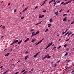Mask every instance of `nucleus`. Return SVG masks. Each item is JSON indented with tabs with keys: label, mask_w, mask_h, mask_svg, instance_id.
I'll list each match as a JSON object with an SVG mask.
<instances>
[{
	"label": "nucleus",
	"mask_w": 74,
	"mask_h": 74,
	"mask_svg": "<svg viewBox=\"0 0 74 74\" xmlns=\"http://www.w3.org/2000/svg\"><path fill=\"white\" fill-rule=\"evenodd\" d=\"M51 24H49L48 25V26L49 27H51Z\"/></svg>",
	"instance_id": "12"
},
{
	"label": "nucleus",
	"mask_w": 74,
	"mask_h": 74,
	"mask_svg": "<svg viewBox=\"0 0 74 74\" xmlns=\"http://www.w3.org/2000/svg\"><path fill=\"white\" fill-rule=\"evenodd\" d=\"M35 33V31H34V32H33L32 33V34H34Z\"/></svg>",
	"instance_id": "51"
},
{
	"label": "nucleus",
	"mask_w": 74,
	"mask_h": 74,
	"mask_svg": "<svg viewBox=\"0 0 74 74\" xmlns=\"http://www.w3.org/2000/svg\"><path fill=\"white\" fill-rule=\"evenodd\" d=\"M37 7H38V6H36L35 8V9H37Z\"/></svg>",
	"instance_id": "45"
},
{
	"label": "nucleus",
	"mask_w": 74,
	"mask_h": 74,
	"mask_svg": "<svg viewBox=\"0 0 74 74\" xmlns=\"http://www.w3.org/2000/svg\"><path fill=\"white\" fill-rule=\"evenodd\" d=\"M24 17H22L21 18V19H24Z\"/></svg>",
	"instance_id": "35"
},
{
	"label": "nucleus",
	"mask_w": 74,
	"mask_h": 74,
	"mask_svg": "<svg viewBox=\"0 0 74 74\" xmlns=\"http://www.w3.org/2000/svg\"><path fill=\"white\" fill-rule=\"evenodd\" d=\"M36 56H37L36 54V55H34V58H35V57H36Z\"/></svg>",
	"instance_id": "39"
},
{
	"label": "nucleus",
	"mask_w": 74,
	"mask_h": 74,
	"mask_svg": "<svg viewBox=\"0 0 74 74\" xmlns=\"http://www.w3.org/2000/svg\"><path fill=\"white\" fill-rule=\"evenodd\" d=\"M67 14H64L63 15V16H65L66 15H67Z\"/></svg>",
	"instance_id": "40"
},
{
	"label": "nucleus",
	"mask_w": 74,
	"mask_h": 74,
	"mask_svg": "<svg viewBox=\"0 0 74 74\" xmlns=\"http://www.w3.org/2000/svg\"><path fill=\"white\" fill-rule=\"evenodd\" d=\"M21 42H22V40H20L18 43V44H20Z\"/></svg>",
	"instance_id": "18"
},
{
	"label": "nucleus",
	"mask_w": 74,
	"mask_h": 74,
	"mask_svg": "<svg viewBox=\"0 0 74 74\" xmlns=\"http://www.w3.org/2000/svg\"><path fill=\"white\" fill-rule=\"evenodd\" d=\"M69 4L68 2H67L65 3L63 5H66V4Z\"/></svg>",
	"instance_id": "16"
},
{
	"label": "nucleus",
	"mask_w": 74,
	"mask_h": 74,
	"mask_svg": "<svg viewBox=\"0 0 74 74\" xmlns=\"http://www.w3.org/2000/svg\"><path fill=\"white\" fill-rule=\"evenodd\" d=\"M6 72H7L6 71L4 73H3V74H5V73H6Z\"/></svg>",
	"instance_id": "63"
},
{
	"label": "nucleus",
	"mask_w": 74,
	"mask_h": 74,
	"mask_svg": "<svg viewBox=\"0 0 74 74\" xmlns=\"http://www.w3.org/2000/svg\"><path fill=\"white\" fill-rule=\"evenodd\" d=\"M2 29H5V26H3L2 27Z\"/></svg>",
	"instance_id": "28"
},
{
	"label": "nucleus",
	"mask_w": 74,
	"mask_h": 74,
	"mask_svg": "<svg viewBox=\"0 0 74 74\" xmlns=\"http://www.w3.org/2000/svg\"><path fill=\"white\" fill-rule=\"evenodd\" d=\"M67 44H65L64 46V47H66V46H67Z\"/></svg>",
	"instance_id": "27"
},
{
	"label": "nucleus",
	"mask_w": 74,
	"mask_h": 74,
	"mask_svg": "<svg viewBox=\"0 0 74 74\" xmlns=\"http://www.w3.org/2000/svg\"><path fill=\"white\" fill-rule=\"evenodd\" d=\"M44 40V38H43L42 40H40V41H39V42H38V43L37 44H40V43H41V42H42V40Z\"/></svg>",
	"instance_id": "4"
},
{
	"label": "nucleus",
	"mask_w": 74,
	"mask_h": 74,
	"mask_svg": "<svg viewBox=\"0 0 74 74\" xmlns=\"http://www.w3.org/2000/svg\"><path fill=\"white\" fill-rule=\"evenodd\" d=\"M9 69H8L6 71V72H8V71H9Z\"/></svg>",
	"instance_id": "62"
},
{
	"label": "nucleus",
	"mask_w": 74,
	"mask_h": 74,
	"mask_svg": "<svg viewBox=\"0 0 74 74\" xmlns=\"http://www.w3.org/2000/svg\"><path fill=\"white\" fill-rule=\"evenodd\" d=\"M71 33H72V32H70V33H69L68 35H67V36H70V34H71Z\"/></svg>",
	"instance_id": "17"
},
{
	"label": "nucleus",
	"mask_w": 74,
	"mask_h": 74,
	"mask_svg": "<svg viewBox=\"0 0 74 74\" xmlns=\"http://www.w3.org/2000/svg\"><path fill=\"white\" fill-rule=\"evenodd\" d=\"M30 39V38H28L27 39H26V40H25V41H24V42H27V41H29Z\"/></svg>",
	"instance_id": "6"
},
{
	"label": "nucleus",
	"mask_w": 74,
	"mask_h": 74,
	"mask_svg": "<svg viewBox=\"0 0 74 74\" xmlns=\"http://www.w3.org/2000/svg\"><path fill=\"white\" fill-rule=\"evenodd\" d=\"M69 48H67L66 49V51H69Z\"/></svg>",
	"instance_id": "41"
},
{
	"label": "nucleus",
	"mask_w": 74,
	"mask_h": 74,
	"mask_svg": "<svg viewBox=\"0 0 74 74\" xmlns=\"http://www.w3.org/2000/svg\"><path fill=\"white\" fill-rule=\"evenodd\" d=\"M64 33H65V32H62V34H64Z\"/></svg>",
	"instance_id": "49"
},
{
	"label": "nucleus",
	"mask_w": 74,
	"mask_h": 74,
	"mask_svg": "<svg viewBox=\"0 0 74 74\" xmlns=\"http://www.w3.org/2000/svg\"><path fill=\"white\" fill-rule=\"evenodd\" d=\"M34 30V29H33L31 30V32H33Z\"/></svg>",
	"instance_id": "44"
},
{
	"label": "nucleus",
	"mask_w": 74,
	"mask_h": 74,
	"mask_svg": "<svg viewBox=\"0 0 74 74\" xmlns=\"http://www.w3.org/2000/svg\"><path fill=\"white\" fill-rule=\"evenodd\" d=\"M25 71V69H24L21 71V73H23Z\"/></svg>",
	"instance_id": "30"
},
{
	"label": "nucleus",
	"mask_w": 74,
	"mask_h": 74,
	"mask_svg": "<svg viewBox=\"0 0 74 74\" xmlns=\"http://www.w3.org/2000/svg\"><path fill=\"white\" fill-rule=\"evenodd\" d=\"M31 70L32 71H33V68H32L31 69Z\"/></svg>",
	"instance_id": "58"
},
{
	"label": "nucleus",
	"mask_w": 74,
	"mask_h": 74,
	"mask_svg": "<svg viewBox=\"0 0 74 74\" xmlns=\"http://www.w3.org/2000/svg\"><path fill=\"white\" fill-rule=\"evenodd\" d=\"M47 11V10H44L43 12H46Z\"/></svg>",
	"instance_id": "55"
},
{
	"label": "nucleus",
	"mask_w": 74,
	"mask_h": 74,
	"mask_svg": "<svg viewBox=\"0 0 74 74\" xmlns=\"http://www.w3.org/2000/svg\"><path fill=\"white\" fill-rule=\"evenodd\" d=\"M57 48V46H56L55 47H53V48L55 49V48Z\"/></svg>",
	"instance_id": "61"
},
{
	"label": "nucleus",
	"mask_w": 74,
	"mask_h": 74,
	"mask_svg": "<svg viewBox=\"0 0 74 74\" xmlns=\"http://www.w3.org/2000/svg\"><path fill=\"white\" fill-rule=\"evenodd\" d=\"M60 1H57V4H58V3H60Z\"/></svg>",
	"instance_id": "20"
},
{
	"label": "nucleus",
	"mask_w": 74,
	"mask_h": 74,
	"mask_svg": "<svg viewBox=\"0 0 74 74\" xmlns=\"http://www.w3.org/2000/svg\"><path fill=\"white\" fill-rule=\"evenodd\" d=\"M8 5L9 6V5H10V3H9V4H8Z\"/></svg>",
	"instance_id": "60"
},
{
	"label": "nucleus",
	"mask_w": 74,
	"mask_h": 74,
	"mask_svg": "<svg viewBox=\"0 0 74 74\" xmlns=\"http://www.w3.org/2000/svg\"><path fill=\"white\" fill-rule=\"evenodd\" d=\"M68 61L67 62V63H68V62H70V61L69 60H68Z\"/></svg>",
	"instance_id": "47"
},
{
	"label": "nucleus",
	"mask_w": 74,
	"mask_h": 74,
	"mask_svg": "<svg viewBox=\"0 0 74 74\" xmlns=\"http://www.w3.org/2000/svg\"><path fill=\"white\" fill-rule=\"evenodd\" d=\"M49 47L48 45L45 48V49H47V48H48V47Z\"/></svg>",
	"instance_id": "31"
},
{
	"label": "nucleus",
	"mask_w": 74,
	"mask_h": 74,
	"mask_svg": "<svg viewBox=\"0 0 74 74\" xmlns=\"http://www.w3.org/2000/svg\"><path fill=\"white\" fill-rule=\"evenodd\" d=\"M69 31L68 32H67L66 34H69Z\"/></svg>",
	"instance_id": "52"
},
{
	"label": "nucleus",
	"mask_w": 74,
	"mask_h": 74,
	"mask_svg": "<svg viewBox=\"0 0 74 74\" xmlns=\"http://www.w3.org/2000/svg\"><path fill=\"white\" fill-rule=\"evenodd\" d=\"M49 21L50 22H52V19L51 18L49 20Z\"/></svg>",
	"instance_id": "24"
},
{
	"label": "nucleus",
	"mask_w": 74,
	"mask_h": 74,
	"mask_svg": "<svg viewBox=\"0 0 74 74\" xmlns=\"http://www.w3.org/2000/svg\"><path fill=\"white\" fill-rule=\"evenodd\" d=\"M43 72H44V71L43 70L42 72V74H43Z\"/></svg>",
	"instance_id": "56"
},
{
	"label": "nucleus",
	"mask_w": 74,
	"mask_h": 74,
	"mask_svg": "<svg viewBox=\"0 0 74 74\" xmlns=\"http://www.w3.org/2000/svg\"><path fill=\"white\" fill-rule=\"evenodd\" d=\"M3 67H4V66H1L0 67V69H2V68H3Z\"/></svg>",
	"instance_id": "38"
},
{
	"label": "nucleus",
	"mask_w": 74,
	"mask_h": 74,
	"mask_svg": "<svg viewBox=\"0 0 74 74\" xmlns=\"http://www.w3.org/2000/svg\"><path fill=\"white\" fill-rule=\"evenodd\" d=\"M49 55V54H48L47 55H46L45 56L42 58V60H44V59H45L47 58V59H49V58H51V56Z\"/></svg>",
	"instance_id": "1"
},
{
	"label": "nucleus",
	"mask_w": 74,
	"mask_h": 74,
	"mask_svg": "<svg viewBox=\"0 0 74 74\" xmlns=\"http://www.w3.org/2000/svg\"><path fill=\"white\" fill-rule=\"evenodd\" d=\"M29 53V52H28V51H26V52H25V53H26V54H27V53Z\"/></svg>",
	"instance_id": "48"
},
{
	"label": "nucleus",
	"mask_w": 74,
	"mask_h": 74,
	"mask_svg": "<svg viewBox=\"0 0 74 74\" xmlns=\"http://www.w3.org/2000/svg\"><path fill=\"white\" fill-rule=\"evenodd\" d=\"M69 53L68 52H66V53L64 55V56H67L68 55V53Z\"/></svg>",
	"instance_id": "19"
},
{
	"label": "nucleus",
	"mask_w": 74,
	"mask_h": 74,
	"mask_svg": "<svg viewBox=\"0 0 74 74\" xmlns=\"http://www.w3.org/2000/svg\"><path fill=\"white\" fill-rule=\"evenodd\" d=\"M56 2H57V1H56V2H54V7H55V5H56Z\"/></svg>",
	"instance_id": "25"
},
{
	"label": "nucleus",
	"mask_w": 74,
	"mask_h": 74,
	"mask_svg": "<svg viewBox=\"0 0 74 74\" xmlns=\"http://www.w3.org/2000/svg\"><path fill=\"white\" fill-rule=\"evenodd\" d=\"M60 62V60H59L57 62V63H59Z\"/></svg>",
	"instance_id": "37"
},
{
	"label": "nucleus",
	"mask_w": 74,
	"mask_h": 74,
	"mask_svg": "<svg viewBox=\"0 0 74 74\" xmlns=\"http://www.w3.org/2000/svg\"><path fill=\"white\" fill-rule=\"evenodd\" d=\"M52 42H51V43H50V44H49L48 45L49 47V46H51V45H52Z\"/></svg>",
	"instance_id": "11"
},
{
	"label": "nucleus",
	"mask_w": 74,
	"mask_h": 74,
	"mask_svg": "<svg viewBox=\"0 0 74 74\" xmlns=\"http://www.w3.org/2000/svg\"><path fill=\"white\" fill-rule=\"evenodd\" d=\"M39 33L40 31L39 30L35 34H32V35L31 36V37H33V36H34L36 35V34H38V33Z\"/></svg>",
	"instance_id": "2"
},
{
	"label": "nucleus",
	"mask_w": 74,
	"mask_h": 74,
	"mask_svg": "<svg viewBox=\"0 0 74 74\" xmlns=\"http://www.w3.org/2000/svg\"><path fill=\"white\" fill-rule=\"evenodd\" d=\"M73 0H70V1H69L68 2V3H70L71 1Z\"/></svg>",
	"instance_id": "29"
},
{
	"label": "nucleus",
	"mask_w": 74,
	"mask_h": 74,
	"mask_svg": "<svg viewBox=\"0 0 74 74\" xmlns=\"http://www.w3.org/2000/svg\"><path fill=\"white\" fill-rule=\"evenodd\" d=\"M69 12V10H68L67 11V12Z\"/></svg>",
	"instance_id": "64"
},
{
	"label": "nucleus",
	"mask_w": 74,
	"mask_h": 74,
	"mask_svg": "<svg viewBox=\"0 0 74 74\" xmlns=\"http://www.w3.org/2000/svg\"><path fill=\"white\" fill-rule=\"evenodd\" d=\"M27 71H25L24 72V74H26V73H27Z\"/></svg>",
	"instance_id": "22"
},
{
	"label": "nucleus",
	"mask_w": 74,
	"mask_h": 74,
	"mask_svg": "<svg viewBox=\"0 0 74 74\" xmlns=\"http://www.w3.org/2000/svg\"><path fill=\"white\" fill-rule=\"evenodd\" d=\"M28 8H29V7H27L24 10L22 11V12H25V11H26V10H27V9H28Z\"/></svg>",
	"instance_id": "5"
},
{
	"label": "nucleus",
	"mask_w": 74,
	"mask_h": 74,
	"mask_svg": "<svg viewBox=\"0 0 74 74\" xmlns=\"http://www.w3.org/2000/svg\"><path fill=\"white\" fill-rule=\"evenodd\" d=\"M36 39H34L33 40H32V41L31 42H34V41H36Z\"/></svg>",
	"instance_id": "21"
},
{
	"label": "nucleus",
	"mask_w": 74,
	"mask_h": 74,
	"mask_svg": "<svg viewBox=\"0 0 74 74\" xmlns=\"http://www.w3.org/2000/svg\"><path fill=\"white\" fill-rule=\"evenodd\" d=\"M14 43H15V42H14V41H13V42L12 43H11L10 45H10H12L13 44H14Z\"/></svg>",
	"instance_id": "23"
},
{
	"label": "nucleus",
	"mask_w": 74,
	"mask_h": 74,
	"mask_svg": "<svg viewBox=\"0 0 74 74\" xmlns=\"http://www.w3.org/2000/svg\"><path fill=\"white\" fill-rule=\"evenodd\" d=\"M18 73H19V72H17L15 73L14 74H18Z\"/></svg>",
	"instance_id": "32"
},
{
	"label": "nucleus",
	"mask_w": 74,
	"mask_h": 74,
	"mask_svg": "<svg viewBox=\"0 0 74 74\" xmlns=\"http://www.w3.org/2000/svg\"><path fill=\"white\" fill-rule=\"evenodd\" d=\"M62 47V46H59L58 47H57V49H59V48H61V47Z\"/></svg>",
	"instance_id": "13"
},
{
	"label": "nucleus",
	"mask_w": 74,
	"mask_h": 74,
	"mask_svg": "<svg viewBox=\"0 0 74 74\" xmlns=\"http://www.w3.org/2000/svg\"><path fill=\"white\" fill-rule=\"evenodd\" d=\"M31 73H32V72L31 71H29V74H31Z\"/></svg>",
	"instance_id": "50"
},
{
	"label": "nucleus",
	"mask_w": 74,
	"mask_h": 74,
	"mask_svg": "<svg viewBox=\"0 0 74 74\" xmlns=\"http://www.w3.org/2000/svg\"><path fill=\"white\" fill-rule=\"evenodd\" d=\"M47 1V0H45V1L44 2H43V3L44 4H45V2H46V1Z\"/></svg>",
	"instance_id": "34"
},
{
	"label": "nucleus",
	"mask_w": 74,
	"mask_h": 74,
	"mask_svg": "<svg viewBox=\"0 0 74 74\" xmlns=\"http://www.w3.org/2000/svg\"><path fill=\"white\" fill-rule=\"evenodd\" d=\"M40 51H39L38 53H37L36 55L37 56L38 55V54L40 53Z\"/></svg>",
	"instance_id": "33"
},
{
	"label": "nucleus",
	"mask_w": 74,
	"mask_h": 74,
	"mask_svg": "<svg viewBox=\"0 0 74 74\" xmlns=\"http://www.w3.org/2000/svg\"><path fill=\"white\" fill-rule=\"evenodd\" d=\"M53 1V0H51L50 1L49 3V4H51V3H52V2Z\"/></svg>",
	"instance_id": "15"
},
{
	"label": "nucleus",
	"mask_w": 74,
	"mask_h": 74,
	"mask_svg": "<svg viewBox=\"0 0 74 74\" xmlns=\"http://www.w3.org/2000/svg\"><path fill=\"white\" fill-rule=\"evenodd\" d=\"M27 58H28V56H26L25 58V60H26Z\"/></svg>",
	"instance_id": "9"
},
{
	"label": "nucleus",
	"mask_w": 74,
	"mask_h": 74,
	"mask_svg": "<svg viewBox=\"0 0 74 74\" xmlns=\"http://www.w3.org/2000/svg\"><path fill=\"white\" fill-rule=\"evenodd\" d=\"M48 31V29H46V30L45 31V32H47V31Z\"/></svg>",
	"instance_id": "43"
},
{
	"label": "nucleus",
	"mask_w": 74,
	"mask_h": 74,
	"mask_svg": "<svg viewBox=\"0 0 74 74\" xmlns=\"http://www.w3.org/2000/svg\"><path fill=\"white\" fill-rule=\"evenodd\" d=\"M57 64H56L54 66V67H56V66H58Z\"/></svg>",
	"instance_id": "26"
},
{
	"label": "nucleus",
	"mask_w": 74,
	"mask_h": 74,
	"mask_svg": "<svg viewBox=\"0 0 74 74\" xmlns=\"http://www.w3.org/2000/svg\"><path fill=\"white\" fill-rule=\"evenodd\" d=\"M64 2H62L61 3V4H64Z\"/></svg>",
	"instance_id": "42"
},
{
	"label": "nucleus",
	"mask_w": 74,
	"mask_h": 74,
	"mask_svg": "<svg viewBox=\"0 0 74 74\" xmlns=\"http://www.w3.org/2000/svg\"><path fill=\"white\" fill-rule=\"evenodd\" d=\"M69 38L68 39L66 40H65V41H66V42H67V41H69Z\"/></svg>",
	"instance_id": "36"
},
{
	"label": "nucleus",
	"mask_w": 74,
	"mask_h": 74,
	"mask_svg": "<svg viewBox=\"0 0 74 74\" xmlns=\"http://www.w3.org/2000/svg\"><path fill=\"white\" fill-rule=\"evenodd\" d=\"M44 16V15H42V16L40 14L39 16V18H42Z\"/></svg>",
	"instance_id": "3"
},
{
	"label": "nucleus",
	"mask_w": 74,
	"mask_h": 74,
	"mask_svg": "<svg viewBox=\"0 0 74 74\" xmlns=\"http://www.w3.org/2000/svg\"><path fill=\"white\" fill-rule=\"evenodd\" d=\"M19 62H20V60H19L18 62H17V63H19Z\"/></svg>",
	"instance_id": "53"
},
{
	"label": "nucleus",
	"mask_w": 74,
	"mask_h": 74,
	"mask_svg": "<svg viewBox=\"0 0 74 74\" xmlns=\"http://www.w3.org/2000/svg\"><path fill=\"white\" fill-rule=\"evenodd\" d=\"M44 3L42 4L41 5V6H42V5H44Z\"/></svg>",
	"instance_id": "59"
},
{
	"label": "nucleus",
	"mask_w": 74,
	"mask_h": 74,
	"mask_svg": "<svg viewBox=\"0 0 74 74\" xmlns=\"http://www.w3.org/2000/svg\"><path fill=\"white\" fill-rule=\"evenodd\" d=\"M63 11V9H61L60 10V11H59V12H61V11Z\"/></svg>",
	"instance_id": "46"
},
{
	"label": "nucleus",
	"mask_w": 74,
	"mask_h": 74,
	"mask_svg": "<svg viewBox=\"0 0 74 74\" xmlns=\"http://www.w3.org/2000/svg\"><path fill=\"white\" fill-rule=\"evenodd\" d=\"M14 42L15 43H16V42H18V40H16V41L14 40Z\"/></svg>",
	"instance_id": "10"
},
{
	"label": "nucleus",
	"mask_w": 74,
	"mask_h": 74,
	"mask_svg": "<svg viewBox=\"0 0 74 74\" xmlns=\"http://www.w3.org/2000/svg\"><path fill=\"white\" fill-rule=\"evenodd\" d=\"M16 9H15V10L14 11V12H16Z\"/></svg>",
	"instance_id": "54"
},
{
	"label": "nucleus",
	"mask_w": 74,
	"mask_h": 74,
	"mask_svg": "<svg viewBox=\"0 0 74 74\" xmlns=\"http://www.w3.org/2000/svg\"><path fill=\"white\" fill-rule=\"evenodd\" d=\"M67 21V17H65L63 19V21Z\"/></svg>",
	"instance_id": "7"
},
{
	"label": "nucleus",
	"mask_w": 74,
	"mask_h": 74,
	"mask_svg": "<svg viewBox=\"0 0 74 74\" xmlns=\"http://www.w3.org/2000/svg\"><path fill=\"white\" fill-rule=\"evenodd\" d=\"M58 12L57 11L56 13H54V14H56V15H58Z\"/></svg>",
	"instance_id": "14"
},
{
	"label": "nucleus",
	"mask_w": 74,
	"mask_h": 74,
	"mask_svg": "<svg viewBox=\"0 0 74 74\" xmlns=\"http://www.w3.org/2000/svg\"><path fill=\"white\" fill-rule=\"evenodd\" d=\"M9 54H10V53H7L5 55V56H8V55H9Z\"/></svg>",
	"instance_id": "8"
},
{
	"label": "nucleus",
	"mask_w": 74,
	"mask_h": 74,
	"mask_svg": "<svg viewBox=\"0 0 74 74\" xmlns=\"http://www.w3.org/2000/svg\"><path fill=\"white\" fill-rule=\"evenodd\" d=\"M73 72H74V70L72 71V72H71V73H73Z\"/></svg>",
	"instance_id": "57"
}]
</instances>
